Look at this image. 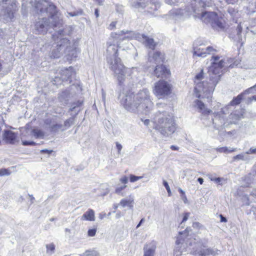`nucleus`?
<instances>
[{
  "label": "nucleus",
  "instance_id": "1",
  "mask_svg": "<svg viewBox=\"0 0 256 256\" xmlns=\"http://www.w3.org/2000/svg\"><path fill=\"white\" fill-rule=\"evenodd\" d=\"M111 46L112 47V49L114 53V62H112L110 64V68L116 74L119 84H121L124 81L126 76H132L134 68H128L126 67L122 63L121 58L118 56L119 45L110 44L108 48Z\"/></svg>",
  "mask_w": 256,
  "mask_h": 256
},
{
  "label": "nucleus",
  "instance_id": "2",
  "mask_svg": "<svg viewBox=\"0 0 256 256\" xmlns=\"http://www.w3.org/2000/svg\"><path fill=\"white\" fill-rule=\"evenodd\" d=\"M154 128L166 135L172 134L176 130V124L174 118L169 114L158 112L156 114L154 120Z\"/></svg>",
  "mask_w": 256,
  "mask_h": 256
},
{
  "label": "nucleus",
  "instance_id": "3",
  "mask_svg": "<svg viewBox=\"0 0 256 256\" xmlns=\"http://www.w3.org/2000/svg\"><path fill=\"white\" fill-rule=\"evenodd\" d=\"M210 61L211 64L208 69V73L210 76V82L215 85L220 79V74L224 66V60L220 59V56L216 55L212 56Z\"/></svg>",
  "mask_w": 256,
  "mask_h": 256
},
{
  "label": "nucleus",
  "instance_id": "4",
  "mask_svg": "<svg viewBox=\"0 0 256 256\" xmlns=\"http://www.w3.org/2000/svg\"><path fill=\"white\" fill-rule=\"evenodd\" d=\"M200 18L205 23H210L214 28L224 30L226 28V22L224 16H218L216 12H202L200 16Z\"/></svg>",
  "mask_w": 256,
  "mask_h": 256
},
{
  "label": "nucleus",
  "instance_id": "5",
  "mask_svg": "<svg viewBox=\"0 0 256 256\" xmlns=\"http://www.w3.org/2000/svg\"><path fill=\"white\" fill-rule=\"evenodd\" d=\"M172 85L164 80H160L156 82L153 89L154 94L160 98L169 96L172 92Z\"/></svg>",
  "mask_w": 256,
  "mask_h": 256
},
{
  "label": "nucleus",
  "instance_id": "6",
  "mask_svg": "<svg viewBox=\"0 0 256 256\" xmlns=\"http://www.w3.org/2000/svg\"><path fill=\"white\" fill-rule=\"evenodd\" d=\"M152 104L148 90L146 89H143L138 92L134 106L136 109L141 108L143 110H146L150 107Z\"/></svg>",
  "mask_w": 256,
  "mask_h": 256
},
{
  "label": "nucleus",
  "instance_id": "7",
  "mask_svg": "<svg viewBox=\"0 0 256 256\" xmlns=\"http://www.w3.org/2000/svg\"><path fill=\"white\" fill-rule=\"evenodd\" d=\"M204 78V70L202 69L200 72L197 74L194 78V82L196 84L194 88V92L196 97L200 98L201 94L200 92H204L206 88L208 86V82L204 81L201 82Z\"/></svg>",
  "mask_w": 256,
  "mask_h": 256
},
{
  "label": "nucleus",
  "instance_id": "8",
  "mask_svg": "<svg viewBox=\"0 0 256 256\" xmlns=\"http://www.w3.org/2000/svg\"><path fill=\"white\" fill-rule=\"evenodd\" d=\"M216 51V50L212 46H208L206 49L196 47L194 48L193 54L194 56L204 58L208 54H214Z\"/></svg>",
  "mask_w": 256,
  "mask_h": 256
},
{
  "label": "nucleus",
  "instance_id": "9",
  "mask_svg": "<svg viewBox=\"0 0 256 256\" xmlns=\"http://www.w3.org/2000/svg\"><path fill=\"white\" fill-rule=\"evenodd\" d=\"M154 74L158 78H166L170 76V72L164 64L157 65L154 70Z\"/></svg>",
  "mask_w": 256,
  "mask_h": 256
},
{
  "label": "nucleus",
  "instance_id": "10",
  "mask_svg": "<svg viewBox=\"0 0 256 256\" xmlns=\"http://www.w3.org/2000/svg\"><path fill=\"white\" fill-rule=\"evenodd\" d=\"M3 140L7 144H14L18 141L17 135L10 130H6L3 134Z\"/></svg>",
  "mask_w": 256,
  "mask_h": 256
},
{
  "label": "nucleus",
  "instance_id": "11",
  "mask_svg": "<svg viewBox=\"0 0 256 256\" xmlns=\"http://www.w3.org/2000/svg\"><path fill=\"white\" fill-rule=\"evenodd\" d=\"M48 24V20L46 18H42L40 21L36 22L35 24L36 34H44L47 30L46 28V26Z\"/></svg>",
  "mask_w": 256,
  "mask_h": 256
},
{
  "label": "nucleus",
  "instance_id": "12",
  "mask_svg": "<svg viewBox=\"0 0 256 256\" xmlns=\"http://www.w3.org/2000/svg\"><path fill=\"white\" fill-rule=\"evenodd\" d=\"M195 106L198 110L202 114L208 116L210 114L212 111L206 108L204 104L200 100H196L194 101Z\"/></svg>",
  "mask_w": 256,
  "mask_h": 256
},
{
  "label": "nucleus",
  "instance_id": "13",
  "mask_svg": "<svg viewBox=\"0 0 256 256\" xmlns=\"http://www.w3.org/2000/svg\"><path fill=\"white\" fill-rule=\"evenodd\" d=\"M142 37L144 40V44L148 48L154 50L157 45V43L154 42L152 38H150L144 34H142Z\"/></svg>",
  "mask_w": 256,
  "mask_h": 256
},
{
  "label": "nucleus",
  "instance_id": "14",
  "mask_svg": "<svg viewBox=\"0 0 256 256\" xmlns=\"http://www.w3.org/2000/svg\"><path fill=\"white\" fill-rule=\"evenodd\" d=\"M152 58L155 63L164 62L166 60L165 54L158 50L153 53Z\"/></svg>",
  "mask_w": 256,
  "mask_h": 256
},
{
  "label": "nucleus",
  "instance_id": "15",
  "mask_svg": "<svg viewBox=\"0 0 256 256\" xmlns=\"http://www.w3.org/2000/svg\"><path fill=\"white\" fill-rule=\"evenodd\" d=\"M82 220L94 221L95 220L94 212L92 209H88L82 216Z\"/></svg>",
  "mask_w": 256,
  "mask_h": 256
},
{
  "label": "nucleus",
  "instance_id": "16",
  "mask_svg": "<svg viewBox=\"0 0 256 256\" xmlns=\"http://www.w3.org/2000/svg\"><path fill=\"white\" fill-rule=\"evenodd\" d=\"M45 12L49 14L50 17L52 18H54L58 12L56 6L52 4H50L46 8Z\"/></svg>",
  "mask_w": 256,
  "mask_h": 256
},
{
  "label": "nucleus",
  "instance_id": "17",
  "mask_svg": "<svg viewBox=\"0 0 256 256\" xmlns=\"http://www.w3.org/2000/svg\"><path fill=\"white\" fill-rule=\"evenodd\" d=\"M44 1L42 0H36L34 3V8L36 9V12L42 13L45 12L46 8L44 5Z\"/></svg>",
  "mask_w": 256,
  "mask_h": 256
},
{
  "label": "nucleus",
  "instance_id": "18",
  "mask_svg": "<svg viewBox=\"0 0 256 256\" xmlns=\"http://www.w3.org/2000/svg\"><path fill=\"white\" fill-rule=\"evenodd\" d=\"M133 204H134V200L133 199L123 198L120 202V204L122 206L125 207V206H127L130 207V208H132Z\"/></svg>",
  "mask_w": 256,
  "mask_h": 256
},
{
  "label": "nucleus",
  "instance_id": "19",
  "mask_svg": "<svg viewBox=\"0 0 256 256\" xmlns=\"http://www.w3.org/2000/svg\"><path fill=\"white\" fill-rule=\"evenodd\" d=\"M243 99V94H240L236 97H234L233 99L230 102V105L232 106H235L240 104L242 100Z\"/></svg>",
  "mask_w": 256,
  "mask_h": 256
},
{
  "label": "nucleus",
  "instance_id": "20",
  "mask_svg": "<svg viewBox=\"0 0 256 256\" xmlns=\"http://www.w3.org/2000/svg\"><path fill=\"white\" fill-rule=\"evenodd\" d=\"M62 44L57 45L56 49H54L51 52L50 57L52 58H57L60 56V52L61 50Z\"/></svg>",
  "mask_w": 256,
  "mask_h": 256
},
{
  "label": "nucleus",
  "instance_id": "21",
  "mask_svg": "<svg viewBox=\"0 0 256 256\" xmlns=\"http://www.w3.org/2000/svg\"><path fill=\"white\" fill-rule=\"evenodd\" d=\"M236 150V148H232V149L229 150L226 146L219 147V148H216V151L217 152H219V153L228 154V153H231V152H234Z\"/></svg>",
  "mask_w": 256,
  "mask_h": 256
},
{
  "label": "nucleus",
  "instance_id": "22",
  "mask_svg": "<svg viewBox=\"0 0 256 256\" xmlns=\"http://www.w3.org/2000/svg\"><path fill=\"white\" fill-rule=\"evenodd\" d=\"M156 248V246L155 245H152L151 248H148L144 247V256H153L154 254Z\"/></svg>",
  "mask_w": 256,
  "mask_h": 256
},
{
  "label": "nucleus",
  "instance_id": "23",
  "mask_svg": "<svg viewBox=\"0 0 256 256\" xmlns=\"http://www.w3.org/2000/svg\"><path fill=\"white\" fill-rule=\"evenodd\" d=\"M32 132L36 138H42L44 135V132L38 128L32 129Z\"/></svg>",
  "mask_w": 256,
  "mask_h": 256
},
{
  "label": "nucleus",
  "instance_id": "24",
  "mask_svg": "<svg viewBox=\"0 0 256 256\" xmlns=\"http://www.w3.org/2000/svg\"><path fill=\"white\" fill-rule=\"evenodd\" d=\"M146 6V0H138L134 3L133 6L135 8H144Z\"/></svg>",
  "mask_w": 256,
  "mask_h": 256
},
{
  "label": "nucleus",
  "instance_id": "25",
  "mask_svg": "<svg viewBox=\"0 0 256 256\" xmlns=\"http://www.w3.org/2000/svg\"><path fill=\"white\" fill-rule=\"evenodd\" d=\"M74 118H70L64 122V126L66 128H68L74 123Z\"/></svg>",
  "mask_w": 256,
  "mask_h": 256
},
{
  "label": "nucleus",
  "instance_id": "26",
  "mask_svg": "<svg viewBox=\"0 0 256 256\" xmlns=\"http://www.w3.org/2000/svg\"><path fill=\"white\" fill-rule=\"evenodd\" d=\"M62 128V125L61 124H54L50 128V131L52 132H56L59 130L61 129Z\"/></svg>",
  "mask_w": 256,
  "mask_h": 256
},
{
  "label": "nucleus",
  "instance_id": "27",
  "mask_svg": "<svg viewBox=\"0 0 256 256\" xmlns=\"http://www.w3.org/2000/svg\"><path fill=\"white\" fill-rule=\"evenodd\" d=\"M144 178V176H136L134 174H130L129 176V180L130 182H134Z\"/></svg>",
  "mask_w": 256,
  "mask_h": 256
},
{
  "label": "nucleus",
  "instance_id": "28",
  "mask_svg": "<svg viewBox=\"0 0 256 256\" xmlns=\"http://www.w3.org/2000/svg\"><path fill=\"white\" fill-rule=\"evenodd\" d=\"M86 256H99V254L96 250H86L85 253Z\"/></svg>",
  "mask_w": 256,
  "mask_h": 256
},
{
  "label": "nucleus",
  "instance_id": "29",
  "mask_svg": "<svg viewBox=\"0 0 256 256\" xmlns=\"http://www.w3.org/2000/svg\"><path fill=\"white\" fill-rule=\"evenodd\" d=\"M46 248L48 252H53L55 250V246L53 243H52L48 244H46Z\"/></svg>",
  "mask_w": 256,
  "mask_h": 256
},
{
  "label": "nucleus",
  "instance_id": "30",
  "mask_svg": "<svg viewBox=\"0 0 256 256\" xmlns=\"http://www.w3.org/2000/svg\"><path fill=\"white\" fill-rule=\"evenodd\" d=\"M10 174V172L6 168H1L0 169V176H8Z\"/></svg>",
  "mask_w": 256,
  "mask_h": 256
},
{
  "label": "nucleus",
  "instance_id": "31",
  "mask_svg": "<svg viewBox=\"0 0 256 256\" xmlns=\"http://www.w3.org/2000/svg\"><path fill=\"white\" fill-rule=\"evenodd\" d=\"M96 228L90 229L88 231V235L89 236H94L96 235Z\"/></svg>",
  "mask_w": 256,
  "mask_h": 256
},
{
  "label": "nucleus",
  "instance_id": "32",
  "mask_svg": "<svg viewBox=\"0 0 256 256\" xmlns=\"http://www.w3.org/2000/svg\"><path fill=\"white\" fill-rule=\"evenodd\" d=\"M120 182L126 185L128 182V178L126 176H124L120 179Z\"/></svg>",
  "mask_w": 256,
  "mask_h": 256
},
{
  "label": "nucleus",
  "instance_id": "33",
  "mask_svg": "<svg viewBox=\"0 0 256 256\" xmlns=\"http://www.w3.org/2000/svg\"><path fill=\"white\" fill-rule=\"evenodd\" d=\"M190 215V213L188 212H184L183 214V218L181 222V224L186 222L188 220Z\"/></svg>",
  "mask_w": 256,
  "mask_h": 256
},
{
  "label": "nucleus",
  "instance_id": "34",
  "mask_svg": "<svg viewBox=\"0 0 256 256\" xmlns=\"http://www.w3.org/2000/svg\"><path fill=\"white\" fill-rule=\"evenodd\" d=\"M126 188V185H124L122 186H120V187H118L117 188H116V189L115 190V192L117 194H120L121 192L124 190V188Z\"/></svg>",
  "mask_w": 256,
  "mask_h": 256
},
{
  "label": "nucleus",
  "instance_id": "35",
  "mask_svg": "<svg viewBox=\"0 0 256 256\" xmlns=\"http://www.w3.org/2000/svg\"><path fill=\"white\" fill-rule=\"evenodd\" d=\"M22 143L24 146H36V143L32 141L28 142V141H26V140H24V141H22Z\"/></svg>",
  "mask_w": 256,
  "mask_h": 256
},
{
  "label": "nucleus",
  "instance_id": "36",
  "mask_svg": "<svg viewBox=\"0 0 256 256\" xmlns=\"http://www.w3.org/2000/svg\"><path fill=\"white\" fill-rule=\"evenodd\" d=\"M117 24V22L114 21L112 22L109 25L108 27V29L110 30H114L116 27V24Z\"/></svg>",
  "mask_w": 256,
  "mask_h": 256
},
{
  "label": "nucleus",
  "instance_id": "37",
  "mask_svg": "<svg viewBox=\"0 0 256 256\" xmlns=\"http://www.w3.org/2000/svg\"><path fill=\"white\" fill-rule=\"evenodd\" d=\"M83 103L82 101L78 100L76 102L72 104V109L75 108L76 107L80 106L82 105Z\"/></svg>",
  "mask_w": 256,
  "mask_h": 256
},
{
  "label": "nucleus",
  "instance_id": "38",
  "mask_svg": "<svg viewBox=\"0 0 256 256\" xmlns=\"http://www.w3.org/2000/svg\"><path fill=\"white\" fill-rule=\"evenodd\" d=\"M192 226L194 228L200 229L201 228L202 226L198 222H194L192 224Z\"/></svg>",
  "mask_w": 256,
  "mask_h": 256
},
{
  "label": "nucleus",
  "instance_id": "39",
  "mask_svg": "<svg viewBox=\"0 0 256 256\" xmlns=\"http://www.w3.org/2000/svg\"><path fill=\"white\" fill-rule=\"evenodd\" d=\"M242 28L241 24H238L236 28L238 34L240 35L241 34V33L242 32Z\"/></svg>",
  "mask_w": 256,
  "mask_h": 256
},
{
  "label": "nucleus",
  "instance_id": "40",
  "mask_svg": "<svg viewBox=\"0 0 256 256\" xmlns=\"http://www.w3.org/2000/svg\"><path fill=\"white\" fill-rule=\"evenodd\" d=\"M8 14L10 19H12L14 17V12H12L11 10L8 12Z\"/></svg>",
  "mask_w": 256,
  "mask_h": 256
},
{
  "label": "nucleus",
  "instance_id": "41",
  "mask_svg": "<svg viewBox=\"0 0 256 256\" xmlns=\"http://www.w3.org/2000/svg\"><path fill=\"white\" fill-rule=\"evenodd\" d=\"M220 222H227L226 218L224 217L222 214L220 215Z\"/></svg>",
  "mask_w": 256,
  "mask_h": 256
},
{
  "label": "nucleus",
  "instance_id": "42",
  "mask_svg": "<svg viewBox=\"0 0 256 256\" xmlns=\"http://www.w3.org/2000/svg\"><path fill=\"white\" fill-rule=\"evenodd\" d=\"M116 146L118 152H120L122 148V145L118 142H116Z\"/></svg>",
  "mask_w": 256,
  "mask_h": 256
},
{
  "label": "nucleus",
  "instance_id": "43",
  "mask_svg": "<svg viewBox=\"0 0 256 256\" xmlns=\"http://www.w3.org/2000/svg\"><path fill=\"white\" fill-rule=\"evenodd\" d=\"M163 184H164V187L166 188V190H169L170 188L168 184V183L166 181H164Z\"/></svg>",
  "mask_w": 256,
  "mask_h": 256
},
{
  "label": "nucleus",
  "instance_id": "44",
  "mask_svg": "<svg viewBox=\"0 0 256 256\" xmlns=\"http://www.w3.org/2000/svg\"><path fill=\"white\" fill-rule=\"evenodd\" d=\"M52 150H41L42 153H46L48 154H50L52 152Z\"/></svg>",
  "mask_w": 256,
  "mask_h": 256
},
{
  "label": "nucleus",
  "instance_id": "45",
  "mask_svg": "<svg viewBox=\"0 0 256 256\" xmlns=\"http://www.w3.org/2000/svg\"><path fill=\"white\" fill-rule=\"evenodd\" d=\"M118 34L116 33V32H112L110 34V36L112 38H117V36H118Z\"/></svg>",
  "mask_w": 256,
  "mask_h": 256
},
{
  "label": "nucleus",
  "instance_id": "46",
  "mask_svg": "<svg viewBox=\"0 0 256 256\" xmlns=\"http://www.w3.org/2000/svg\"><path fill=\"white\" fill-rule=\"evenodd\" d=\"M170 149L172 150H178V146L172 145L170 146Z\"/></svg>",
  "mask_w": 256,
  "mask_h": 256
},
{
  "label": "nucleus",
  "instance_id": "47",
  "mask_svg": "<svg viewBox=\"0 0 256 256\" xmlns=\"http://www.w3.org/2000/svg\"><path fill=\"white\" fill-rule=\"evenodd\" d=\"M212 180H214L216 182H220L221 181V178H214L213 179H211Z\"/></svg>",
  "mask_w": 256,
  "mask_h": 256
},
{
  "label": "nucleus",
  "instance_id": "48",
  "mask_svg": "<svg viewBox=\"0 0 256 256\" xmlns=\"http://www.w3.org/2000/svg\"><path fill=\"white\" fill-rule=\"evenodd\" d=\"M228 12L231 14H232L233 13L235 12V10L234 8H228Z\"/></svg>",
  "mask_w": 256,
  "mask_h": 256
},
{
  "label": "nucleus",
  "instance_id": "49",
  "mask_svg": "<svg viewBox=\"0 0 256 256\" xmlns=\"http://www.w3.org/2000/svg\"><path fill=\"white\" fill-rule=\"evenodd\" d=\"M143 122H144V124L146 126H148L150 122V120H148V119H146V120H143Z\"/></svg>",
  "mask_w": 256,
  "mask_h": 256
},
{
  "label": "nucleus",
  "instance_id": "50",
  "mask_svg": "<svg viewBox=\"0 0 256 256\" xmlns=\"http://www.w3.org/2000/svg\"><path fill=\"white\" fill-rule=\"evenodd\" d=\"M198 181L199 182V183L200 184H203V182H204V180L202 178H198Z\"/></svg>",
  "mask_w": 256,
  "mask_h": 256
},
{
  "label": "nucleus",
  "instance_id": "51",
  "mask_svg": "<svg viewBox=\"0 0 256 256\" xmlns=\"http://www.w3.org/2000/svg\"><path fill=\"white\" fill-rule=\"evenodd\" d=\"M94 14H95L96 17L98 18L99 16V14H98V8L95 9Z\"/></svg>",
  "mask_w": 256,
  "mask_h": 256
},
{
  "label": "nucleus",
  "instance_id": "52",
  "mask_svg": "<svg viewBox=\"0 0 256 256\" xmlns=\"http://www.w3.org/2000/svg\"><path fill=\"white\" fill-rule=\"evenodd\" d=\"M242 158V156L240 155V154H238V155L234 156V159L236 160V159H237V158Z\"/></svg>",
  "mask_w": 256,
  "mask_h": 256
},
{
  "label": "nucleus",
  "instance_id": "53",
  "mask_svg": "<svg viewBox=\"0 0 256 256\" xmlns=\"http://www.w3.org/2000/svg\"><path fill=\"white\" fill-rule=\"evenodd\" d=\"M182 197L184 202H187V198H186V194H184V195H182Z\"/></svg>",
  "mask_w": 256,
  "mask_h": 256
},
{
  "label": "nucleus",
  "instance_id": "54",
  "mask_svg": "<svg viewBox=\"0 0 256 256\" xmlns=\"http://www.w3.org/2000/svg\"><path fill=\"white\" fill-rule=\"evenodd\" d=\"M124 108H126V109L127 110H130V106H128V104H126L125 106H124Z\"/></svg>",
  "mask_w": 256,
  "mask_h": 256
},
{
  "label": "nucleus",
  "instance_id": "55",
  "mask_svg": "<svg viewBox=\"0 0 256 256\" xmlns=\"http://www.w3.org/2000/svg\"><path fill=\"white\" fill-rule=\"evenodd\" d=\"M144 221V219L142 218V220L140 222L139 224L136 226V228H138Z\"/></svg>",
  "mask_w": 256,
  "mask_h": 256
},
{
  "label": "nucleus",
  "instance_id": "56",
  "mask_svg": "<svg viewBox=\"0 0 256 256\" xmlns=\"http://www.w3.org/2000/svg\"><path fill=\"white\" fill-rule=\"evenodd\" d=\"M98 4H102L104 0H94Z\"/></svg>",
  "mask_w": 256,
  "mask_h": 256
},
{
  "label": "nucleus",
  "instance_id": "57",
  "mask_svg": "<svg viewBox=\"0 0 256 256\" xmlns=\"http://www.w3.org/2000/svg\"><path fill=\"white\" fill-rule=\"evenodd\" d=\"M178 191L180 192V194H181L182 196V195H184L185 193L182 190L180 189Z\"/></svg>",
  "mask_w": 256,
  "mask_h": 256
},
{
  "label": "nucleus",
  "instance_id": "58",
  "mask_svg": "<svg viewBox=\"0 0 256 256\" xmlns=\"http://www.w3.org/2000/svg\"><path fill=\"white\" fill-rule=\"evenodd\" d=\"M166 190L168 192V196H170L172 195L170 189V188L169 190Z\"/></svg>",
  "mask_w": 256,
  "mask_h": 256
},
{
  "label": "nucleus",
  "instance_id": "59",
  "mask_svg": "<svg viewBox=\"0 0 256 256\" xmlns=\"http://www.w3.org/2000/svg\"><path fill=\"white\" fill-rule=\"evenodd\" d=\"M2 70V62L0 60V72Z\"/></svg>",
  "mask_w": 256,
  "mask_h": 256
},
{
  "label": "nucleus",
  "instance_id": "60",
  "mask_svg": "<svg viewBox=\"0 0 256 256\" xmlns=\"http://www.w3.org/2000/svg\"><path fill=\"white\" fill-rule=\"evenodd\" d=\"M69 14H70V16H74L76 15V14H74V13L73 14V13H72V12H70V13H69Z\"/></svg>",
  "mask_w": 256,
  "mask_h": 256
},
{
  "label": "nucleus",
  "instance_id": "61",
  "mask_svg": "<svg viewBox=\"0 0 256 256\" xmlns=\"http://www.w3.org/2000/svg\"><path fill=\"white\" fill-rule=\"evenodd\" d=\"M64 42H69L70 40L68 39H63Z\"/></svg>",
  "mask_w": 256,
  "mask_h": 256
},
{
  "label": "nucleus",
  "instance_id": "62",
  "mask_svg": "<svg viewBox=\"0 0 256 256\" xmlns=\"http://www.w3.org/2000/svg\"><path fill=\"white\" fill-rule=\"evenodd\" d=\"M256 152V149L253 150H252V152Z\"/></svg>",
  "mask_w": 256,
  "mask_h": 256
},
{
  "label": "nucleus",
  "instance_id": "63",
  "mask_svg": "<svg viewBox=\"0 0 256 256\" xmlns=\"http://www.w3.org/2000/svg\"><path fill=\"white\" fill-rule=\"evenodd\" d=\"M69 68H70V69L72 70H73V68H72V66H70V67H69Z\"/></svg>",
  "mask_w": 256,
  "mask_h": 256
},
{
  "label": "nucleus",
  "instance_id": "64",
  "mask_svg": "<svg viewBox=\"0 0 256 256\" xmlns=\"http://www.w3.org/2000/svg\"><path fill=\"white\" fill-rule=\"evenodd\" d=\"M14 5L16 7V4H15V3H14V4H12V6H13Z\"/></svg>",
  "mask_w": 256,
  "mask_h": 256
}]
</instances>
